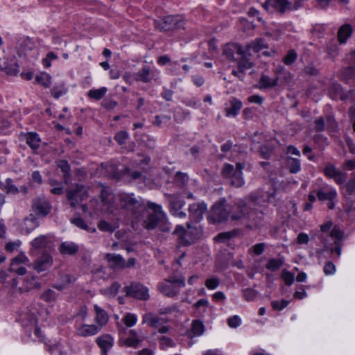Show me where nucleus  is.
Here are the masks:
<instances>
[{
  "instance_id": "obj_27",
  "label": "nucleus",
  "mask_w": 355,
  "mask_h": 355,
  "mask_svg": "<svg viewBox=\"0 0 355 355\" xmlns=\"http://www.w3.org/2000/svg\"><path fill=\"white\" fill-rule=\"evenodd\" d=\"M129 334L130 336L123 340V345L127 347L137 348L141 343V340L138 338V335L135 330H130Z\"/></svg>"
},
{
  "instance_id": "obj_9",
  "label": "nucleus",
  "mask_w": 355,
  "mask_h": 355,
  "mask_svg": "<svg viewBox=\"0 0 355 355\" xmlns=\"http://www.w3.org/2000/svg\"><path fill=\"white\" fill-rule=\"evenodd\" d=\"M323 172L327 177L334 179L338 184H343L347 177V173L338 171L336 166L331 163H328L325 166Z\"/></svg>"
},
{
  "instance_id": "obj_44",
  "label": "nucleus",
  "mask_w": 355,
  "mask_h": 355,
  "mask_svg": "<svg viewBox=\"0 0 355 355\" xmlns=\"http://www.w3.org/2000/svg\"><path fill=\"white\" fill-rule=\"evenodd\" d=\"M71 222L74 224L76 227L81 228L83 230L91 232H95L96 229L93 228L92 230H90L88 225L85 222V220L81 217H76L71 219Z\"/></svg>"
},
{
  "instance_id": "obj_52",
  "label": "nucleus",
  "mask_w": 355,
  "mask_h": 355,
  "mask_svg": "<svg viewBox=\"0 0 355 355\" xmlns=\"http://www.w3.org/2000/svg\"><path fill=\"white\" fill-rule=\"evenodd\" d=\"M129 137V135L126 131H120L116 133L114 139L119 145H123L125 143Z\"/></svg>"
},
{
  "instance_id": "obj_38",
  "label": "nucleus",
  "mask_w": 355,
  "mask_h": 355,
  "mask_svg": "<svg viewBox=\"0 0 355 355\" xmlns=\"http://www.w3.org/2000/svg\"><path fill=\"white\" fill-rule=\"evenodd\" d=\"M191 333L193 334L194 336H199L202 335L205 331V327L203 323L198 320H195L192 322Z\"/></svg>"
},
{
  "instance_id": "obj_53",
  "label": "nucleus",
  "mask_w": 355,
  "mask_h": 355,
  "mask_svg": "<svg viewBox=\"0 0 355 355\" xmlns=\"http://www.w3.org/2000/svg\"><path fill=\"white\" fill-rule=\"evenodd\" d=\"M21 246V241L17 240L16 241H10L6 243L5 250L7 252L12 253L15 250H17Z\"/></svg>"
},
{
  "instance_id": "obj_49",
  "label": "nucleus",
  "mask_w": 355,
  "mask_h": 355,
  "mask_svg": "<svg viewBox=\"0 0 355 355\" xmlns=\"http://www.w3.org/2000/svg\"><path fill=\"white\" fill-rule=\"evenodd\" d=\"M175 181L180 186L184 187L187 184L189 181V176L187 173L178 172L175 175Z\"/></svg>"
},
{
  "instance_id": "obj_11",
  "label": "nucleus",
  "mask_w": 355,
  "mask_h": 355,
  "mask_svg": "<svg viewBox=\"0 0 355 355\" xmlns=\"http://www.w3.org/2000/svg\"><path fill=\"white\" fill-rule=\"evenodd\" d=\"M33 249L51 250L53 248V243L51 237L49 235H41L36 237L31 242Z\"/></svg>"
},
{
  "instance_id": "obj_6",
  "label": "nucleus",
  "mask_w": 355,
  "mask_h": 355,
  "mask_svg": "<svg viewBox=\"0 0 355 355\" xmlns=\"http://www.w3.org/2000/svg\"><path fill=\"white\" fill-rule=\"evenodd\" d=\"M124 292L127 297H133L139 300H147L149 294L147 288L139 283H132L124 288Z\"/></svg>"
},
{
  "instance_id": "obj_25",
  "label": "nucleus",
  "mask_w": 355,
  "mask_h": 355,
  "mask_svg": "<svg viewBox=\"0 0 355 355\" xmlns=\"http://www.w3.org/2000/svg\"><path fill=\"white\" fill-rule=\"evenodd\" d=\"M352 33V28L350 24H345L341 26L338 31V40L340 44L345 43L347 38Z\"/></svg>"
},
{
  "instance_id": "obj_60",
  "label": "nucleus",
  "mask_w": 355,
  "mask_h": 355,
  "mask_svg": "<svg viewBox=\"0 0 355 355\" xmlns=\"http://www.w3.org/2000/svg\"><path fill=\"white\" fill-rule=\"evenodd\" d=\"M282 278L285 282V284L288 286H291L295 279L294 275L286 270L282 272Z\"/></svg>"
},
{
  "instance_id": "obj_51",
  "label": "nucleus",
  "mask_w": 355,
  "mask_h": 355,
  "mask_svg": "<svg viewBox=\"0 0 355 355\" xmlns=\"http://www.w3.org/2000/svg\"><path fill=\"white\" fill-rule=\"evenodd\" d=\"M330 236L334 238L335 241H339L342 243V240L343 238V232L340 230V227L337 225H335L331 231L330 232Z\"/></svg>"
},
{
  "instance_id": "obj_15",
  "label": "nucleus",
  "mask_w": 355,
  "mask_h": 355,
  "mask_svg": "<svg viewBox=\"0 0 355 355\" xmlns=\"http://www.w3.org/2000/svg\"><path fill=\"white\" fill-rule=\"evenodd\" d=\"M153 77L154 73L148 66L143 67L137 73L133 75V79L135 80L145 83H150Z\"/></svg>"
},
{
  "instance_id": "obj_31",
  "label": "nucleus",
  "mask_w": 355,
  "mask_h": 355,
  "mask_svg": "<svg viewBox=\"0 0 355 355\" xmlns=\"http://www.w3.org/2000/svg\"><path fill=\"white\" fill-rule=\"evenodd\" d=\"M170 211L171 212L180 210L184 206V201L175 195H170Z\"/></svg>"
},
{
  "instance_id": "obj_30",
  "label": "nucleus",
  "mask_w": 355,
  "mask_h": 355,
  "mask_svg": "<svg viewBox=\"0 0 355 355\" xmlns=\"http://www.w3.org/2000/svg\"><path fill=\"white\" fill-rule=\"evenodd\" d=\"M174 286L168 283L163 284L160 285V291L167 297H175L179 294L180 288Z\"/></svg>"
},
{
  "instance_id": "obj_24",
  "label": "nucleus",
  "mask_w": 355,
  "mask_h": 355,
  "mask_svg": "<svg viewBox=\"0 0 355 355\" xmlns=\"http://www.w3.org/2000/svg\"><path fill=\"white\" fill-rule=\"evenodd\" d=\"M26 144L33 151L37 150L40 146L41 139L36 132H28L26 135Z\"/></svg>"
},
{
  "instance_id": "obj_41",
  "label": "nucleus",
  "mask_w": 355,
  "mask_h": 355,
  "mask_svg": "<svg viewBox=\"0 0 355 355\" xmlns=\"http://www.w3.org/2000/svg\"><path fill=\"white\" fill-rule=\"evenodd\" d=\"M241 56V60L239 62V69L240 71L243 72L245 70L250 69L251 67H253V63L251 62L248 58L246 51H244L243 55Z\"/></svg>"
},
{
  "instance_id": "obj_17",
  "label": "nucleus",
  "mask_w": 355,
  "mask_h": 355,
  "mask_svg": "<svg viewBox=\"0 0 355 355\" xmlns=\"http://www.w3.org/2000/svg\"><path fill=\"white\" fill-rule=\"evenodd\" d=\"M143 323H148L149 326L157 328L159 326L167 322V320L163 318L154 315L151 313L144 315L142 318Z\"/></svg>"
},
{
  "instance_id": "obj_4",
  "label": "nucleus",
  "mask_w": 355,
  "mask_h": 355,
  "mask_svg": "<svg viewBox=\"0 0 355 355\" xmlns=\"http://www.w3.org/2000/svg\"><path fill=\"white\" fill-rule=\"evenodd\" d=\"M231 205L225 198H220L211 207L209 219L213 223H222L230 218Z\"/></svg>"
},
{
  "instance_id": "obj_3",
  "label": "nucleus",
  "mask_w": 355,
  "mask_h": 355,
  "mask_svg": "<svg viewBox=\"0 0 355 355\" xmlns=\"http://www.w3.org/2000/svg\"><path fill=\"white\" fill-rule=\"evenodd\" d=\"M257 200L258 198L253 195L248 200H239L234 205H231L230 218L239 220L245 216L252 217L253 212L250 209H254Z\"/></svg>"
},
{
  "instance_id": "obj_33",
  "label": "nucleus",
  "mask_w": 355,
  "mask_h": 355,
  "mask_svg": "<svg viewBox=\"0 0 355 355\" xmlns=\"http://www.w3.org/2000/svg\"><path fill=\"white\" fill-rule=\"evenodd\" d=\"M286 165L291 173H297L301 169L300 162L297 158L291 157H286Z\"/></svg>"
},
{
  "instance_id": "obj_14",
  "label": "nucleus",
  "mask_w": 355,
  "mask_h": 355,
  "mask_svg": "<svg viewBox=\"0 0 355 355\" xmlns=\"http://www.w3.org/2000/svg\"><path fill=\"white\" fill-rule=\"evenodd\" d=\"M105 259L111 268L124 269L126 268L125 260L120 254L107 253L105 254Z\"/></svg>"
},
{
  "instance_id": "obj_58",
  "label": "nucleus",
  "mask_w": 355,
  "mask_h": 355,
  "mask_svg": "<svg viewBox=\"0 0 355 355\" xmlns=\"http://www.w3.org/2000/svg\"><path fill=\"white\" fill-rule=\"evenodd\" d=\"M243 297L247 301H252L257 297V292L252 288H246L243 291Z\"/></svg>"
},
{
  "instance_id": "obj_37",
  "label": "nucleus",
  "mask_w": 355,
  "mask_h": 355,
  "mask_svg": "<svg viewBox=\"0 0 355 355\" xmlns=\"http://www.w3.org/2000/svg\"><path fill=\"white\" fill-rule=\"evenodd\" d=\"M272 1L275 10L280 14H284L286 10H288V0H272Z\"/></svg>"
},
{
  "instance_id": "obj_61",
  "label": "nucleus",
  "mask_w": 355,
  "mask_h": 355,
  "mask_svg": "<svg viewBox=\"0 0 355 355\" xmlns=\"http://www.w3.org/2000/svg\"><path fill=\"white\" fill-rule=\"evenodd\" d=\"M234 236V234L232 232H223V233L218 234L216 236V240L218 241H220V242H225V241L230 240Z\"/></svg>"
},
{
  "instance_id": "obj_54",
  "label": "nucleus",
  "mask_w": 355,
  "mask_h": 355,
  "mask_svg": "<svg viewBox=\"0 0 355 355\" xmlns=\"http://www.w3.org/2000/svg\"><path fill=\"white\" fill-rule=\"evenodd\" d=\"M171 118L170 116L162 115L159 116L157 115L155 117V121L153 122V124L155 126L160 127L163 123L169 122Z\"/></svg>"
},
{
  "instance_id": "obj_48",
  "label": "nucleus",
  "mask_w": 355,
  "mask_h": 355,
  "mask_svg": "<svg viewBox=\"0 0 355 355\" xmlns=\"http://www.w3.org/2000/svg\"><path fill=\"white\" fill-rule=\"evenodd\" d=\"M168 284L175 285L174 286L179 288H183L185 286V278L183 277H171L166 280Z\"/></svg>"
},
{
  "instance_id": "obj_55",
  "label": "nucleus",
  "mask_w": 355,
  "mask_h": 355,
  "mask_svg": "<svg viewBox=\"0 0 355 355\" xmlns=\"http://www.w3.org/2000/svg\"><path fill=\"white\" fill-rule=\"evenodd\" d=\"M205 284L208 289L213 290L219 286L220 280L217 277L209 278L206 279Z\"/></svg>"
},
{
  "instance_id": "obj_22",
  "label": "nucleus",
  "mask_w": 355,
  "mask_h": 355,
  "mask_svg": "<svg viewBox=\"0 0 355 355\" xmlns=\"http://www.w3.org/2000/svg\"><path fill=\"white\" fill-rule=\"evenodd\" d=\"M245 168V164L243 162H237L236 164L235 171L236 176L232 182V186L234 187H241L244 184L242 170Z\"/></svg>"
},
{
  "instance_id": "obj_10",
  "label": "nucleus",
  "mask_w": 355,
  "mask_h": 355,
  "mask_svg": "<svg viewBox=\"0 0 355 355\" xmlns=\"http://www.w3.org/2000/svg\"><path fill=\"white\" fill-rule=\"evenodd\" d=\"M207 209V206L204 202L193 203L189 208V216L194 222H199Z\"/></svg>"
},
{
  "instance_id": "obj_2",
  "label": "nucleus",
  "mask_w": 355,
  "mask_h": 355,
  "mask_svg": "<svg viewBox=\"0 0 355 355\" xmlns=\"http://www.w3.org/2000/svg\"><path fill=\"white\" fill-rule=\"evenodd\" d=\"M117 198L121 209L129 212L137 220L141 218L146 211V206L141 198H137L132 193H121Z\"/></svg>"
},
{
  "instance_id": "obj_40",
  "label": "nucleus",
  "mask_w": 355,
  "mask_h": 355,
  "mask_svg": "<svg viewBox=\"0 0 355 355\" xmlns=\"http://www.w3.org/2000/svg\"><path fill=\"white\" fill-rule=\"evenodd\" d=\"M106 92L107 88L103 87L97 89L89 90L87 94V96L90 98L98 101L105 95Z\"/></svg>"
},
{
  "instance_id": "obj_46",
  "label": "nucleus",
  "mask_w": 355,
  "mask_h": 355,
  "mask_svg": "<svg viewBox=\"0 0 355 355\" xmlns=\"http://www.w3.org/2000/svg\"><path fill=\"white\" fill-rule=\"evenodd\" d=\"M355 74V67L352 66L347 67L342 69L340 71L341 78L345 80H348L352 78Z\"/></svg>"
},
{
  "instance_id": "obj_62",
  "label": "nucleus",
  "mask_w": 355,
  "mask_h": 355,
  "mask_svg": "<svg viewBox=\"0 0 355 355\" xmlns=\"http://www.w3.org/2000/svg\"><path fill=\"white\" fill-rule=\"evenodd\" d=\"M329 57L334 59L338 54V49L336 44H330L327 49Z\"/></svg>"
},
{
  "instance_id": "obj_28",
  "label": "nucleus",
  "mask_w": 355,
  "mask_h": 355,
  "mask_svg": "<svg viewBox=\"0 0 355 355\" xmlns=\"http://www.w3.org/2000/svg\"><path fill=\"white\" fill-rule=\"evenodd\" d=\"M268 48V45L266 40L263 38H257L247 46L248 50H252L254 53H258L261 50Z\"/></svg>"
},
{
  "instance_id": "obj_42",
  "label": "nucleus",
  "mask_w": 355,
  "mask_h": 355,
  "mask_svg": "<svg viewBox=\"0 0 355 355\" xmlns=\"http://www.w3.org/2000/svg\"><path fill=\"white\" fill-rule=\"evenodd\" d=\"M101 200L105 205H110L113 202V195L107 187H103L101 191Z\"/></svg>"
},
{
  "instance_id": "obj_8",
  "label": "nucleus",
  "mask_w": 355,
  "mask_h": 355,
  "mask_svg": "<svg viewBox=\"0 0 355 355\" xmlns=\"http://www.w3.org/2000/svg\"><path fill=\"white\" fill-rule=\"evenodd\" d=\"M32 209L40 217H45L51 210L50 202L44 198H37L33 200Z\"/></svg>"
},
{
  "instance_id": "obj_12",
  "label": "nucleus",
  "mask_w": 355,
  "mask_h": 355,
  "mask_svg": "<svg viewBox=\"0 0 355 355\" xmlns=\"http://www.w3.org/2000/svg\"><path fill=\"white\" fill-rule=\"evenodd\" d=\"M53 263V257L47 253H43L33 263V268L38 272L44 271L50 268Z\"/></svg>"
},
{
  "instance_id": "obj_63",
  "label": "nucleus",
  "mask_w": 355,
  "mask_h": 355,
  "mask_svg": "<svg viewBox=\"0 0 355 355\" xmlns=\"http://www.w3.org/2000/svg\"><path fill=\"white\" fill-rule=\"evenodd\" d=\"M324 272L327 275H332L336 271L335 265L331 261H328L324 266Z\"/></svg>"
},
{
  "instance_id": "obj_45",
  "label": "nucleus",
  "mask_w": 355,
  "mask_h": 355,
  "mask_svg": "<svg viewBox=\"0 0 355 355\" xmlns=\"http://www.w3.org/2000/svg\"><path fill=\"white\" fill-rule=\"evenodd\" d=\"M58 295V294L54 291L48 289L41 295V299L46 302H51L55 301Z\"/></svg>"
},
{
  "instance_id": "obj_21",
  "label": "nucleus",
  "mask_w": 355,
  "mask_h": 355,
  "mask_svg": "<svg viewBox=\"0 0 355 355\" xmlns=\"http://www.w3.org/2000/svg\"><path fill=\"white\" fill-rule=\"evenodd\" d=\"M8 271L18 276H22V252L11 259Z\"/></svg>"
},
{
  "instance_id": "obj_13",
  "label": "nucleus",
  "mask_w": 355,
  "mask_h": 355,
  "mask_svg": "<svg viewBox=\"0 0 355 355\" xmlns=\"http://www.w3.org/2000/svg\"><path fill=\"white\" fill-rule=\"evenodd\" d=\"M242 105V102L240 100L232 98L225 103V116L227 117L236 116L241 109Z\"/></svg>"
},
{
  "instance_id": "obj_43",
  "label": "nucleus",
  "mask_w": 355,
  "mask_h": 355,
  "mask_svg": "<svg viewBox=\"0 0 355 355\" xmlns=\"http://www.w3.org/2000/svg\"><path fill=\"white\" fill-rule=\"evenodd\" d=\"M348 195L355 194V173H352L350 179L345 184H342Z\"/></svg>"
},
{
  "instance_id": "obj_32",
  "label": "nucleus",
  "mask_w": 355,
  "mask_h": 355,
  "mask_svg": "<svg viewBox=\"0 0 355 355\" xmlns=\"http://www.w3.org/2000/svg\"><path fill=\"white\" fill-rule=\"evenodd\" d=\"M221 173L223 178H229L230 184L232 186V182L236 176V171L234 166L230 164H225L222 168Z\"/></svg>"
},
{
  "instance_id": "obj_36",
  "label": "nucleus",
  "mask_w": 355,
  "mask_h": 355,
  "mask_svg": "<svg viewBox=\"0 0 355 355\" xmlns=\"http://www.w3.org/2000/svg\"><path fill=\"white\" fill-rule=\"evenodd\" d=\"M284 265L283 259H270L268 261L266 268L270 271H276Z\"/></svg>"
},
{
  "instance_id": "obj_39",
  "label": "nucleus",
  "mask_w": 355,
  "mask_h": 355,
  "mask_svg": "<svg viewBox=\"0 0 355 355\" xmlns=\"http://www.w3.org/2000/svg\"><path fill=\"white\" fill-rule=\"evenodd\" d=\"M51 76L46 73H41L35 77V82L45 88H49L51 85Z\"/></svg>"
},
{
  "instance_id": "obj_1",
  "label": "nucleus",
  "mask_w": 355,
  "mask_h": 355,
  "mask_svg": "<svg viewBox=\"0 0 355 355\" xmlns=\"http://www.w3.org/2000/svg\"><path fill=\"white\" fill-rule=\"evenodd\" d=\"M147 206L152 209L142 223V226L148 230H153L158 227L163 232H168L171 230L170 224L168 223L165 213L162 211V207L154 202H148Z\"/></svg>"
},
{
  "instance_id": "obj_7",
  "label": "nucleus",
  "mask_w": 355,
  "mask_h": 355,
  "mask_svg": "<svg viewBox=\"0 0 355 355\" xmlns=\"http://www.w3.org/2000/svg\"><path fill=\"white\" fill-rule=\"evenodd\" d=\"M86 196L85 187L82 184H75L67 191V198L72 207H75L78 202L83 200Z\"/></svg>"
},
{
  "instance_id": "obj_50",
  "label": "nucleus",
  "mask_w": 355,
  "mask_h": 355,
  "mask_svg": "<svg viewBox=\"0 0 355 355\" xmlns=\"http://www.w3.org/2000/svg\"><path fill=\"white\" fill-rule=\"evenodd\" d=\"M297 56V53L293 49L289 50L284 58L283 62L286 65H291L296 60Z\"/></svg>"
},
{
  "instance_id": "obj_16",
  "label": "nucleus",
  "mask_w": 355,
  "mask_h": 355,
  "mask_svg": "<svg viewBox=\"0 0 355 355\" xmlns=\"http://www.w3.org/2000/svg\"><path fill=\"white\" fill-rule=\"evenodd\" d=\"M236 53L240 55H243L244 50L242 46L237 44H227L225 45L223 54L230 60H235L234 54Z\"/></svg>"
},
{
  "instance_id": "obj_34",
  "label": "nucleus",
  "mask_w": 355,
  "mask_h": 355,
  "mask_svg": "<svg viewBox=\"0 0 355 355\" xmlns=\"http://www.w3.org/2000/svg\"><path fill=\"white\" fill-rule=\"evenodd\" d=\"M0 188L7 193L16 194L19 193L18 188L13 184V181L10 178L6 179V184L0 182Z\"/></svg>"
},
{
  "instance_id": "obj_5",
  "label": "nucleus",
  "mask_w": 355,
  "mask_h": 355,
  "mask_svg": "<svg viewBox=\"0 0 355 355\" xmlns=\"http://www.w3.org/2000/svg\"><path fill=\"white\" fill-rule=\"evenodd\" d=\"M184 22L183 18L180 15H168L155 21L156 28L162 31L184 29Z\"/></svg>"
},
{
  "instance_id": "obj_23",
  "label": "nucleus",
  "mask_w": 355,
  "mask_h": 355,
  "mask_svg": "<svg viewBox=\"0 0 355 355\" xmlns=\"http://www.w3.org/2000/svg\"><path fill=\"white\" fill-rule=\"evenodd\" d=\"M100 329L94 324H83L77 329V334L80 336L87 337L96 334Z\"/></svg>"
},
{
  "instance_id": "obj_56",
  "label": "nucleus",
  "mask_w": 355,
  "mask_h": 355,
  "mask_svg": "<svg viewBox=\"0 0 355 355\" xmlns=\"http://www.w3.org/2000/svg\"><path fill=\"white\" fill-rule=\"evenodd\" d=\"M98 227L99 230L103 232H113L115 230V227H113L112 225H110L109 223L105 221V220H101L99 221L98 224Z\"/></svg>"
},
{
  "instance_id": "obj_29",
  "label": "nucleus",
  "mask_w": 355,
  "mask_h": 355,
  "mask_svg": "<svg viewBox=\"0 0 355 355\" xmlns=\"http://www.w3.org/2000/svg\"><path fill=\"white\" fill-rule=\"evenodd\" d=\"M94 309L96 313V321L100 326L105 325L108 321V315L106 311L99 307L98 305L95 304L94 306Z\"/></svg>"
},
{
  "instance_id": "obj_18",
  "label": "nucleus",
  "mask_w": 355,
  "mask_h": 355,
  "mask_svg": "<svg viewBox=\"0 0 355 355\" xmlns=\"http://www.w3.org/2000/svg\"><path fill=\"white\" fill-rule=\"evenodd\" d=\"M79 251V246L73 242H62L59 247V252L62 255L73 256Z\"/></svg>"
},
{
  "instance_id": "obj_59",
  "label": "nucleus",
  "mask_w": 355,
  "mask_h": 355,
  "mask_svg": "<svg viewBox=\"0 0 355 355\" xmlns=\"http://www.w3.org/2000/svg\"><path fill=\"white\" fill-rule=\"evenodd\" d=\"M303 71L306 75L311 76H317L320 73L319 69L315 68L313 64L306 66Z\"/></svg>"
},
{
  "instance_id": "obj_64",
  "label": "nucleus",
  "mask_w": 355,
  "mask_h": 355,
  "mask_svg": "<svg viewBox=\"0 0 355 355\" xmlns=\"http://www.w3.org/2000/svg\"><path fill=\"white\" fill-rule=\"evenodd\" d=\"M228 325L232 328H236L239 327L241 324V319L237 315H234L231 317L227 320Z\"/></svg>"
},
{
  "instance_id": "obj_20",
  "label": "nucleus",
  "mask_w": 355,
  "mask_h": 355,
  "mask_svg": "<svg viewBox=\"0 0 355 355\" xmlns=\"http://www.w3.org/2000/svg\"><path fill=\"white\" fill-rule=\"evenodd\" d=\"M57 166L61 170L63 173V181L66 184H68L71 181V166L68 161L65 159H59L56 161Z\"/></svg>"
},
{
  "instance_id": "obj_19",
  "label": "nucleus",
  "mask_w": 355,
  "mask_h": 355,
  "mask_svg": "<svg viewBox=\"0 0 355 355\" xmlns=\"http://www.w3.org/2000/svg\"><path fill=\"white\" fill-rule=\"evenodd\" d=\"M96 343L102 349V355H107V352L113 345V338L109 334H104L96 339Z\"/></svg>"
},
{
  "instance_id": "obj_35",
  "label": "nucleus",
  "mask_w": 355,
  "mask_h": 355,
  "mask_svg": "<svg viewBox=\"0 0 355 355\" xmlns=\"http://www.w3.org/2000/svg\"><path fill=\"white\" fill-rule=\"evenodd\" d=\"M337 193L334 189H329L327 191L320 190L317 193V196L320 200L332 201L336 198Z\"/></svg>"
},
{
  "instance_id": "obj_26",
  "label": "nucleus",
  "mask_w": 355,
  "mask_h": 355,
  "mask_svg": "<svg viewBox=\"0 0 355 355\" xmlns=\"http://www.w3.org/2000/svg\"><path fill=\"white\" fill-rule=\"evenodd\" d=\"M279 78L277 76L272 79L266 75H262L259 79V88L260 89H268L272 88L277 85Z\"/></svg>"
},
{
  "instance_id": "obj_57",
  "label": "nucleus",
  "mask_w": 355,
  "mask_h": 355,
  "mask_svg": "<svg viewBox=\"0 0 355 355\" xmlns=\"http://www.w3.org/2000/svg\"><path fill=\"white\" fill-rule=\"evenodd\" d=\"M266 243H259L257 244L254 245L251 248L250 250L252 251L254 255H260L261 254L265 249H266Z\"/></svg>"
},
{
  "instance_id": "obj_47",
  "label": "nucleus",
  "mask_w": 355,
  "mask_h": 355,
  "mask_svg": "<svg viewBox=\"0 0 355 355\" xmlns=\"http://www.w3.org/2000/svg\"><path fill=\"white\" fill-rule=\"evenodd\" d=\"M122 321L126 325L127 327H131L136 324L137 321V318L135 314L128 313L123 318Z\"/></svg>"
}]
</instances>
